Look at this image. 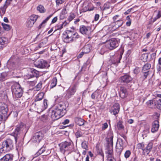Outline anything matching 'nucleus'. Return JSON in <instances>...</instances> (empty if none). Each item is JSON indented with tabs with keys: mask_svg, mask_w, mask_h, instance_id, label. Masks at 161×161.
<instances>
[{
	"mask_svg": "<svg viewBox=\"0 0 161 161\" xmlns=\"http://www.w3.org/2000/svg\"><path fill=\"white\" fill-rule=\"evenodd\" d=\"M11 90L14 98H20L22 96L23 90L19 84L17 82H14L11 86Z\"/></svg>",
	"mask_w": 161,
	"mask_h": 161,
	"instance_id": "obj_1",
	"label": "nucleus"
},
{
	"mask_svg": "<svg viewBox=\"0 0 161 161\" xmlns=\"http://www.w3.org/2000/svg\"><path fill=\"white\" fill-rule=\"evenodd\" d=\"M26 125L22 123L16 126V128L13 133L16 143L20 139V134L24 132H26Z\"/></svg>",
	"mask_w": 161,
	"mask_h": 161,
	"instance_id": "obj_2",
	"label": "nucleus"
},
{
	"mask_svg": "<svg viewBox=\"0 0 161 161\" xmlns=\"http://www.w3.org/2000/svg\"><path fill=\"white\" fill-rule=\"evenodd\" d=\"M14 142L10 139H8L3 141L2 148H0V153H5L12 150L14 147Z\"/></svg>",
	"mask_w": 161,
	"mask_h": 161,
	"instance_id": "obj_3",
	"label": "nucleus"
},
{
	"mask_svg": "<svg viewBox=\"0 0 161 161\" xmlns=\"http://www.w3.org/2000/svg\"><path fill=\"white\" fill-rule=\"evenodd\" d=\"M59 146L60 152L64 154L66 151L71 150L73 147V143L70 141H65L62 142L59 144Z\"/></svg>",
	"mask_w": 161,
	"mask_h": 161,
	"instance_id": "obj_4",
	"label": "nucleus"
},
{
	"mask_svg": "<svg viewBox=\"0 0 161 161\" xmlns=\"http://www.w3.org/2000/svg\"><path fill=\"white\" fill-rule=\"evenodd\" d=\"M118 45V42L116 39L112 38L106 42L105 46L107 48L112 50L117 47Z\"/></svg>",
	"mask_w": 161,
	"mask_h": 161,
	"instance_id": "obj_5",
	"label": "nucleus"
},
{
	"mask_svg": "<svg viewBox=\"0 0 161 161\" xmlns=\"http://www.w3.org/2000/svg\"><path fill=\"white\" fill-rule=\"evenodd\" d=\"M75 34L74 32L70 31H68L63 35L64 41L66 43H69L73 41V36Z\"/></svg>",
	"mask_w": 161,
	"mask_h": 161,
	"instance_id": "obj_6",
	"label": "nucleus"
},
{
	"mask_svg": "<svg viewBox=\"0 0 161 161\" xmlns=\"http://www.w3.org/2000/svg\"><path fill=\"white\" fill-rule=\"evenodd\" d=\"M76 90V86L74 85L71 87H70L67 91L65 97L66 99H69L74 95Z\"/></svg>",
	"mask_w": 161,
	"mask_h": 161,
	"instance_id": "obj_7",
	"label": "nucleus"
},
{
	"mask_svg": "<svg viewBox=\"0 0 161 161\" xmlns=\"http://www.w3.org/2000/svg\"><path fill=\"white\" fill-rule=\"evenodd\" d=\"M64 115L63 113L58 111L57 109H55L53 110L51 113V117L53 120H57L61 117L63 116Z\"/></svg>",
	"mask_w": 161,
	"mask_h": 161,
	"instance_id": "obj_8",
	"label": "nucleus"
},
{
	"mask_svg": "<svg viewBox=\"0 0 161 161\" xmlns=\"http://www.w3.org/2000/svg\"><path fill=\"white\" fill-rule=\"evenodd\" d=\"M80 32L83 34L89 35L91 32V28L89 26H86L84 25L80 26Z\"/></svg>",
	"mask_w": 161,
	"mask_h": 161,
	"instance_id": "obj_9",
	"label": "nucleus"
},
{
	"mask_svg": "<svg viewBox=\"0 0 161 161\" xmlns=\"http://www.w3.org/2000/svg\"><path fill=\"white\" fill-rule=\"evenodd\" d=\"M119 104L118 103H115L109 109V112L111 114L116 115L119 113Z\"/></svg>",
	"mask_w": 161,
	"mask_h": 161,
	"instance_id": "obj_10",
	"label": "nucleus"
},
{
	"mask_svg": "<svg viewBox=\"0 0 161 161\" xmlns=\"http://www.w3.org/2000/svg\"><path fill=\"white\" fill-rule=\"evenodd\" d=\"M43 134L41 132L36 133L33 136L32 140L35 143H38L42 139Z\"/></svg>",
	"mask_w": 161,
	"mask_h": 161,
	"instance_id": "obj_11",
	"label": "nucleus"
},
{
	"mask_svg": "<svg viewBox=\"0 0 161 161\" xmlns=\"http://www.w3.org/2000/svg\"><path fill=\"white\" fill-rule=\"evenodd\" d=\"M34 65L38 68H44L47 67V63L46 61L42 59H40L38 62H36Z\"/></svg>",
	"mask_w": 161,
	"mask_h": 161,
	"instance_id": "obj_12",
	"label": "nucleus"
},
{
	"mask_svg": "<svg viewBox=\"0 0 161 161\" xmlns=\"http://www.w3.org/2000/svg\"><path fill=\"white\" fill-rule=\"evenodd\" d=\"M132 80V78L128 75H125L120 77L119 79V81L121 83H124L126 84L130 82Z\"/></svg>",
	"mask_w": 161,
	"mask_h": 161,
	"instance_id": "obj_13",
	"label": "nucleus"
},
{
	"mask_svg": "<svg viewBox=\"0 0 161 161\" xmlns=\"http://www.w3.org/2000/svg\"><path fill=\"white\" fill-rule=\"evenodd\" d=\"M66 105L63 103H60L55 108L64 114V115L66 113Z\"/></svg>",
	"mask_w": 161,
	"mask_h": 161,
	"instance_id": "obj_14",
	"label": "nucleus"
},
{
	"mask_svg": "<svg viewBox=\"0 0 161 161\" xmlns=\"http://www.w3.org/2000/svg\"><path fill=\"white\" fill-rule=\"evenodd\" d=\"M113 133L110 131H109L108 133L106 139L108 145L109 146H111L113 147Z\"/></svg>",
	"mask_w": 161,
	"mask_h": 161,
	"instance_id": "obj_15",
	"label": "nucleus"
},
{
	"mask_svg": "<svg viewBox=\"0 0 161 161\" xmlns=\"http://www.w3.org/2000/svg\"><path fill=\"white\" fill-rule=\"evenodd\" d=\"M159 127V122L158 120L154 121L152 124L151 128V132L154 133L157 131Z\"/></svg>",
	"mask_w": 161,
	"mask_h": 161,
	"instance_id": "obj_16",
	"label": "nucleus"
},
{
	"mask_svg": "<svg viewBox=\"0 0 161 161\" xmlns=\"http://www.w3.org/2000/svg\"><path fill=\"white\" fill-rule=\"evenodd\" d=\"M113 8V7L111 6V4L108 2L104 4L103 11H106L108 9L109 10L108 14H110L112 12Z\"/></svg>",
	"mask_w": 161,
	"mask_h": 161,
	"instance_id": "obj_17",
	"label": "nucleus"
},
{
	"mask_svg": "<svg viewBox=\"0 0 161 161\" xmlns=\"http://www.w3.org/2000/svg\"><path fill=\"white\" fill-rule=\"evenodd\" d=\"M8 108L7 105L6 104H4L0 106V114H2L4 117L5 116V115L6 114L8 111Z\"/></svg>",
	"mask_w": 161,
	"mask_h": 161,
	"instance_id": "obj_18",
	"label": "nucleus"
},
{
	"mask_svg": "<svg viewBox=\"0 0 161 161\" xmlns=\"http://www.w3.org/2000/svg\"><path fill=\"white\" fill-rule=\"evenodd\" d=\"M153 143L152 142H150L148 143L147 146L145 147L144 150V154L145 153L148 154L150 152L153 147Z\"/></svg>",
	"mask_w": 161,
	"mask_h": 161,
	"instance_id": "obj_19",
	"label": "nucleus"
},
{
	"mask_svg": "<svg viewBox=\"0 0 161 161\" xmlns=\"http://www.w3.org/2000/svg\"><path fill=\"white\" fill-rule=\"evenodd\" d=\"M127 94L126 88L123 87H121L119 92V95L120 97L124 98L126 97Z\"/></svg>",
	"mask_w": 161,
	"mask_h": 161,
	"instance_id": "obj_20",
	"label": "nucleus"
},
{
	"mask_svg": "<svg viewBox=\"0 0 161 161\" xmlns=\"http://www.w3.org/2000/svg\"><path fill=\"white\" fill-rule=\"evenodd\" d=\"M124 22L122 19H119L116 20V21L113 22L112 25L115 28V29H117L122 26Z\"/></svg>",
	"mask_w": 161,
	"mask_h": 161,
	"instance_id": "obj_21",
	"label": "nucleus"
},
{
	"mask_svg": "<svg viewBox=\"0 0 161 161\" xmlns=\"http://www.w3.org/2000/svg\"><path fill=\"white\" fill-rule=\"evenodd\" d=\"M75 120L76 124L80 126L83 125L84 124V120L81 118L76 117L75 118Z\"/></svg>",
	"mask_w": 161,
	"mask_h": 161,
	"instance_id": "obj_22",
	"label": "nucleus"
},
{
	"mask_svg": "<svg viewBox=\"0 0 161 161\" xmlns=\"http://www.w3.org/2000/svg\"><path fill=\"white\" fill-rule=\"evenodd\" d=\"M12 156L9 154H6L0 159L1 161H12Z\"/></svg>",
	"mask_w": 161,
	"mask_h": 161,
	"instance_id": "obj_23",
	"label": "nucleus"
},
{
	"mask_svg": "<svg viewBox=\"0 0 161 161\" xmlns=\"http://www.w3.org/2000/svg\"><path fill=\"white\" fill-rule=\"evenodd\" d=\"M31 74H30V78L34 77H37L39 76V73L38 71L35 69H32L31 71Z\"/></svg>",
	"mask_w": 161,
	"mask_h": 161,
	"instance_id": "obj_24",
	"label": "nucleus"
},
{
	"mask_svg": "<svg viewBox=\"0 0 161 161\" xmlns=\"http://www.w3.org/2000/svg\"><path fill=\"white\" fill-rule=\"evenodd\" d=\"M91 49V45L90 44H88L85 45L83 48L82 51L85 54L89 53Z\"/></svg>",
	"mask_w": 161,
	"mask_h": 161,
	"instance_id": "obj_25",
	"label": "nucleus"
},
{
	"mask_svg": "<svg viewBox=\"0 0 161 161\" xmlns=\"http://www.w3.org/2000/svg\"><path fill=\"white\" fill-rule=\"evenodd\" d=\"M7 40V39L5 37H0V49L4 47Z\"/></svg>",
	"mask_w": 161,
	"mask_h": 161,
	"instance_id": "obj_26",
	"label": "nucleus"
},
{
	"mask_svg": "<svg viewBox=\"0 0 161 161\" xmlns=\"http://www.w3.org/2000/svg\"><path fill=\"white\" fill-rule=\"evenodd\" d=\"M44 93L43 92H41L38 93L35 99V101L36 102L41 100L42 99L44 96Z\"/></svg>",
	"mask_w": 161,
	"mask_h": 161,
	"instance_id": "obj_27",
	"label": "nucleus"
},
{
	"mask_svg": "<svg viewBox=\"0 0 161 161\" xmlns=\"http://www.w3.org/2000/svg\"><path fill=\"white\" fill-rule=\"evenodd\" d=\"M154 103L158 109H161V99L154 100Z\"/></svg>",
	"mask_w": 161,
	"mask_h": 161,
	"instance_id": "obj_28",
	"label": "nucleus"
},
{
	"mask_svg": "<svg viewBox=\"0 0 161 161\" xmlns=\"http://www.w3.org/2000/svg\"><path fill=\"white\" fill-rule=\"evenodd\" d=\"M37 10L41 13H44L46 12V9L45 8L44 6L42 5H40L37 7Z\"/></svg>",
	"mask_w": 161,
	"mask_h": 161,
	"instance_id": "obj_29",
	"label": "nucleus"
},
{
	"mask_svg": "<svg viewBox=\"0 0 161 161\" xmlns=\"http://www.w3.org/2000/svg\"><path fill=\"white\" fill-rule=\"evenodd\" d=\"M7 8V7L4 5L3 6H2L0 8V14L1 16H2L5 14Z\"/></svg>",
	"mask_w": 161,
	"mask_h": 161,
	"instance_id": "obj_30",
	"label": "nucleus"
},
{
	"mask_svg": "<svg viewBox=\"0 0 161 161\" xmlns=\"http://www.w3.org/2000/svg\"><path fill=\"white\" fill-rule=\"evenodd\" d=\"M57 82V80L56 78L55 77L53 79L51 80L50 86L51 88H52L55 86Z\"/></svg>",
	"mask_w": 161,
	"mask_h": 161,
	"instance_id": "obj_31",
	"label": "nucleus"
},
{
	"mask_svg": "<svg viewBox=\"0 0 161 161\" xmlns=\"http://www.w3.org/2000/svg\"><path fill=\"white\" fill-rule=\"evenodd\" d=\"M84 133L83 131L81 130V129H79L75 133V135L76 137L78 138L82 136Z\"/></svg>",
	"mask_w": 161,
	"mask_h": 161,
	"instance_id": "obj_32",
	"label": "nucleus"
},
{
	"mask_svg": "<svg viewBox=\"0 0 161 161\" xmlns=\"http://www.w3.org/2000/svg\"><path fill=\"white\" fill-rule=\"evenodd\" d=\"M148 53H144L142 55L141 57V59L143 61H147L148 58Z\"/></svg>",
	"mask_w": 161,
	"mask_h": 161,
	"instance_id": "obj_33",
	"label": "nucleus"
},
{
	"mask_svg": "<svg viewBox=\"0 0 161 161\" xmlns=\"http://www.w3.org/2000/svg\"><path fill=\"white\" fill-rule=\"evenodd\" d=\"M122 123L123 122L121 120H119L117 123V126L118 130H121L124 129V127L122 125Z\"/></svg>",
	"mask_w": 161,
	"mask_h": 161,
	"instance_id": "obj_34",
	"label": "nucleus"
},
{
	"mask_svg": "<svg viewBox=\"0 0 161 161\" xmlns=\"http://www.w3.org/2000/svg\"><path fill=\"white\" fill-rule=\"evenodd\" d=\"M151 67V65L149 64H146L143 67L142 71H146L148 70Z\"/></svg>",
	"mask_w": 161,
	"mask_h": 161,
	"instance_id": "obj_35",
	"label": "nucleus"
},
{
	"mask_svg": "<svg viewBox=\"0 0 161 161\" xmlns=\"http://www.w3.org/2000/svg\"><path fill=\"white\" fill-rule=\"evenodd\" d=\"M137 146L138 149H141L143 151V154H144V150L145 149V146L144 143L142 142L138 143L137 145Z\"/></svg>",
	"mask_w": 161,
	"mask_h": 161,
	"instance_id": "obj_36",
	"label": "nucleus"
},
{
	"mask_svg": "<svg viewBox=\"0 0 161 161\" xmlns=\"http://www.w3.org/2000/svg\"><path fill=\"white\" fill-rule=\"evenodd\" d=\"M38 18V16L36 15H31L29 19L32 22H33L34 23L36 21Z\"/></svg>",
	"mask_w": 161,
	"mask_h": 161,
	"instance_id": "obj_37",
	"label": "nucleus"
},
{
	"mask_svg": "<svg viewBox=\"0 0 161 161\" xmlns=\"http://www.w3.org/2000/svg\"><path fill=\"white\" fill-rule=\"evenodd\" d=\"M123 149V146H119V145L116 146V151L118 154L120 155Z\"/></svg>",
	"mask_w": 161,
	"mask_h": 161,
	"instance_id": "obj_38",
	"label": "nucleus"
},
{
	"mask_svg": "<svg viewBox=\"0 0 161 161\" xmlns=\"http://www.w3.org/2000/svg\"><path fill=\"white\" fill-rule=\"evenodd\" d=\"M34 24V23L33 22H32L29 19H28L27 21L26 25L27 28H31L33 26Z\"/></svg>",
	"mask_w": 161,
	"mask_h": 161,
	"instance_id": "obj_39",
	"label": "nucleus"
},
{
	"mask_svg": "<svg viewBox=\"0 0 161 161\" xmlns=\"http://www.w3.org/2000/svg\"><path fill=\"white\" fill-rule=\"evenodd\" d=\"M53 15V14H51L49 15L48 17H47L46 19H45L41 23V24L39 25V28H41L42 25L46 23L48 20L50 19V18Z\"/></svg>",
	"mask_w": 161,
	"mask_h": 161,
	"instance_id": "obj_40",
	"label": "nucleus"
},
{
	"mask_svg": "<svg viewBox=\"0 0 161 161\" xmlns=\"http://www.w3.org/2000/svg\"><path fill=\"white\" fill-rule=\"evenodd\" d=\"M53 15V14H51L49 15L48 17H47L46 19H45L41 23V24L39 25V28H41L42 25L46 23L48 20L50 19V18Z\"/></svg>",
	"mask_w": 161,
	"mask_h": 161,
	"instance_id": "obj_41",
	"label": "nucleus"
},
{
	"mask_svg": "<svg viewBox=\"0 0 161 161\" xmlns=\"http://www.w3.org/2000/svg\"><path fill=\"white\" fill-rule=\"evenodd\" d=\"M45 150L44 149H43L42 148H41L35 154L34 158L40 155H41L42 153Z\"/></svg>",
	"mask_w": 161,
	"mask_h": 161,
	"instance_id": "obj_42",
	"label": "nucleus"
},
{
	"mask_svg": "<svg viewBox=\"0 0 161 161\" xmlns=\"http://www.w3.org/2000/svg\"><path fill=\"white\" fill-rule=\"evenodd\" d=\"M2 25L5 30L8 31L10 29V26L9 25L5 24L3 23H2Z\"/></svg>",
	"mask_w": 161,
	"mask_h": 161,
	"instance_id": "obj_43",
	"label": "nucleus"
},
{
	"mask_svg": "<svg viewBox=\"0 0 161 161\" xmlns=\"http://www.w3.org/2000/svg\"><path fill=\"white\" fill-rule=\"evenodd\" d=\"M75 17V14L73 13H71L70 14L68 18V20L69 22H70L71 21H72Z\"/></svg>",
	"mask_w": 161,
	"mask_h": 161,
	"instance_id": "obj_44",
	"label": "nucleus"
},
{
	"mask_svg": "<svg viewBox=\"0 0 161 161\" xmlns=\"http://www.w3.org/2000/svg\"><path fill=\"white\" fill-rule=\"evenodd\" d=\"M82 147L86 150H88V147L87 145V142L86 141H83L81 143Z\"/></svg>",
	"mask_w": 161,
	"mask_h": 161,
	"instance_id": "obj_45",
	"label": "nucleus"
},
{
	"mask_svg": "<svg viewBox=\"0 0 161 161\" xmlns=\"http://www.w3.org/2000/svg\"><path fill=\"white\" fill-rule=\"evenodd\" d=\"M55 27L56 28V30H55V31L57 30H60L63 28V25L62 24H58L56 25Z\"/></svg>",
	"mask_w": 161,
	"mask_h": 161,
	"instance_id": "obj_46",
	"label": "nucleus"
},
{
	"mask_svg": "<svg viewBox=\"0 0 161 161\" xmlns=\"http://www.w3.org/2000/svg\"><path fill=\"white\" fill-rule=\"evenodd\" d=\"M131 154V152L130 150L126 151L125 153V157L126 158H128Z\"/></svg>",
	"mask_w": 161,
	"mask_h": 161,
	"instance_id": "obj_47",
	"label": "nucleus"
},
{
	"mask_svg": "<svg viewBox=\"0 0 161 161\" xmlns=\"http://www.w3.org/2000/svg\"><path fill=\"white\" fill-rule=\"evenodd\" d=\"M113 151L112 149H109L107 151L108 157H112V156L113 154Z\"/></svg>",
	"mask_w": 161,
	"mask_h": 161,
	"instance_id": "obj_48",
	"label": "nucleus"
},
{
	"mask_svg": "<svg viewBox=\"0 0 161 161\" xmlns=\"http://www.w3.org/2000/svg\"><path fill=\"white\" fill-rule=\"evenodd\" d=\"M42 82L40 81L36 86V87L37 90H40L42 88Z\"/></svg>",
	"mask_w": 161,
	"mask_h": 161,
	"instance_id": "obj_49",
	"label": "nucleus"
},
{
	"mask_svg": "<svg viewBox=\"0 0 161 161\" xmlns=\"http://www.w3.org/2000/svg\"><path fill=\"white\" fill-rule=\"evenodd\" d=\"M47 100L46 99H45L43 101V105L44 107L43 108V109H46L47 107Z\"/></svg>",
	"mask_w": 161,
	"mask_h": 161,
	"instance_id": "obj_50",
	"label": "nucleus"
},
{
	"mask_svg": "<svg viewBox=\"0 0 161 161\" xmlns=\"http://www.w3.org/2000/svg\"><path fill=\"white\" fill-rule=\"evenodd\" d=\"M140 71V69L139 67H136L134 70V73L135 74H137Z\"/></svg>",
	"mask_w": 161,
	"mask_h": 161,
	"instance_id": "obj_51",
	"label": "nucleus"
},
{
	"mask_svg": "<svg viewBox=\"0 0 161 161\" xmlns=\"http://www.w3.org/2000/svg\"><path fill=\"white\" fill-rule=\"evenodd\" d=\"M108 127V125L107 123H104L102 127V130H103L106 129Z\"/></svg>",
	"mask_w": 161,
	"mask_h": 161,
	"instance_id": "obj_52",
	"label": "nucleus"
},
{
	"mask_svg": "<svg viewBox=\"0 0 161 161\" xmlns=\"http://www.w3.org/2000/svg\"><path fill=\"white\" fill-rule=\"evenodd\" d=\"M119 15H116L114 16L113 18L114 21L113 22H114L116 21V20H119L118 18L119 17Z\"/></svg>",
	"mask_w": 161,
	"mask_h": 161,
	"instance_id": "obj_53",
	"label": "nucleus"
},
{
	"mask_svg": "<svg viewBox=\"0 0 161 161\" xmlns=\"http://www.w3.org/2000/svg\"><path fill=\"white\" fill-rule=\"evenodd\" d=\"M97 92L96 91L93 92L91 95V97L93 99H95L97 94Z\"/></svg>",
	"mask_w": 161,
	"mask_h": 161,
	"instance_id": "obj_54",
	"label": "nucleus"
},
{
	"mask_svg": "<svg viewBox=\"0 0 161 161\" xmlns=\"http://www.w3.org/2000/svg\"><path fill=\"white\" fill-rule=\"evenodd\" d=\"M148 71H144V72H142L144 73V79H146L148 74Z\"/></svg>",
	"mask_w": 161,
	"mask_h": 161,
	"instance_id": "obj_55",
	"label": "nucleus"
},
{
	"mask_svg": "<svg viewBox=\"0 0 161 161\" xmlns=\"http://www.w3.org/2000/svg\"><path fill=\"white\" fill-rule=\"evenodd\" d=\"M147 103L148 106L149 107L150 106L151 104H154L153 103V100H149L147 102Z\"/></svg>",
	"mask_w": 161,
	"mask_h": 161,
	"instance_id": "obj_56",
	"label": "nucleus"
},
{
	"mask_svg": "<svg viewBox=\"0 0 161 161\" xmlns=\"http://www.w3.org/2000/svg\"><path fill=\"white\" fill-rule=\"evenodd\" d=\"M36 83L35 81H30L29 83L30 85L33 86H35Z\"/></svg>",
	"mask_w": 161,
	"mask_h": 161,
	"instance_id": "obj_57",
	"label": "nucleus"
},
{
	"mask_svg": "<svg viewBox=\"0 0 161 161\" xmlns=\"http://www.w3.org/2000/svg\"><path fill=\"white\" fill-rule=\"evenodd\" d=\"M11 2L9 1L8 0H6L4 5L8 7V6L9 5Z\"/></svg>",
	"mask_w": 161,
	"mask_h": 161,
	"instance_id": "obj_58",
	"label": "nucleus"
},
{
	"mask_svg": "<svg viewBox=\"0 0 161 161\" xmlns=\"http://www.w3.org/2000/svg\"><path fill=\"white\" fill-rule=\"evenodd\" d=\"M22 149V145H18L16 146V149L18 151H20Z\"/></svg>",
	"mask_w": 161,
	"mask_h": 161,
	"instance_id": "obj_59",
	"label": "nucleus"
},
{
	"mask_svg": "<svg viewBox=\"0 0 161 161\" xmlns=\"http://www.w3.org/2000/svg\"><path fill=\"white\" fill-rule=\"evenodd\" d=\"M108 161H116L115 159L112 157H108Z\"/></svg>",
	"mask_w": 161,
	"mask_h": 161,
	"instance_id": "obj_60",
	"label": "nucleus"
},
{
	"mask_svg": "<svg viewBox=\"0 0 161 161\" xmlns=\"http://www.w3.org/2000/svg\"><path fill=\"white\" fill-rule=\"evenodd\" d=\"M69 22L68 21V22H67L66 21H65L64 22L62 23V25H63V26L65 27L67 26L69 23Z\"/></svg>",
	"mask_w": 161,
	"mask_h": 161,
	"instance_id": "obj_61",
	"label": "nucleus"
},
{
	"mask_svg": "<svg viewBox=\"0 0 161 161\" xmlns=\"http://www.w3.org/2000/svg\"><path fill=\"white\" fill-rule=\"evenodd\" d=\"M57 20H58L57 17H55L52 20V23H55L57 21Z\"/></svg>",
	"mask_w": 161,
	"mask_h": 161,
	"instance_id": "obj_62",
	"label": "nucleus"
},
{
	"mask_svg": "<svg viewBox=\"0 0 161 161\" xmlns=\"http://www.w3.org/2000/svg\"><path fill=\"white\" fill-rule=\"evenodd\" d=\"M84 53L83 52V51H82V52H81L78 55L77 57L78 58H80L82 57L84 54Z\"/></svg>",
	"mask_w": 161,
	"mask_h": 161,
	"instance_id": "obj_63",
	"label": "nucleus"
},
{
	"mask_svg": "<svg viewBox=\"0 0 161 161\" xmlns=\"http://www.w3.org/2000/svg\"><path fill=\"white\" fill-rule=\"evenodd\" d=\"M161 16V12L159 11L158 12V13L157 15L156 16V17L158 18L159 19L160 18Z\"/></svg>",
	"mask_w": 161,
	"mask_h": 161,
	"instance_id": "obj_64",
	"label": "nucleus"
}]
</instances>
